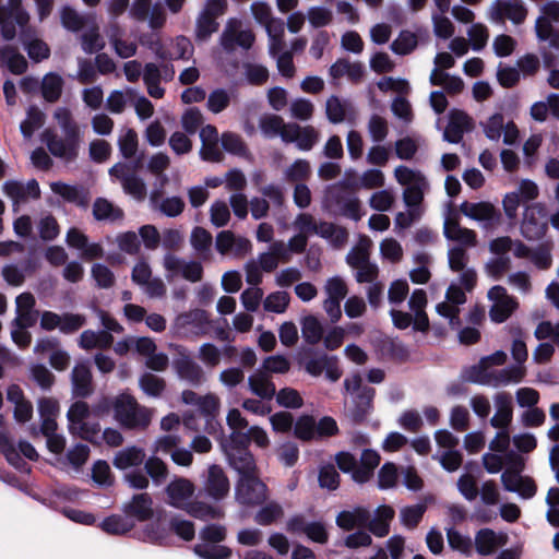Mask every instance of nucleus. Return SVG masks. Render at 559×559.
<instances>
[{
	"label": "nucleus",
	"mask_w": 559,
	"mask_h": 559,
	"mask_svg": "<svg viewBox=\"0 0 559 559\" xmlns=\"http://www.w3.org/2000/svg\"><path fill=\"white\" fill-rule=\"evenodd\" d=\"M510 441L508 429H499L489 442V450L506 455L510 464L501 474V483L504 490L516 492L522 498L530 499L535 496L537 487L531 477L521 474L524 468V462L516 453L509 451Z\"/></svg>",
	"instance_id": "obj_1"
},
{
	"label": "nucleus",
	"mask_w": 559,
	"mask_h": 559,
	"mask_svg": "<svg viewBox=\"0 0 559 559\" xmlns=\"http://www.w3.org/2000/svg\"><path fill=\"white\" fill-rule=\"evenodd\" d=\"M64 138H60L55 131L46 129L41 134V141L49 152L67 162L78 156L81 133L78 123L73 120L71 111L66 107H58L53 112Z\"/></svg>",
	"instance_id": "obj_2"
},
{
	"label": "nucleus",
	"mask_w": 559,
	"mask_h": 559,
	"mask_svg": "<svg viewBox=\"0 0 559 559\" xmlns=\"http://www.w3.org/2000/svg\"><path fill=\"white\" fill-rule=\"evenodd\" d=\"M396 182L404 188L402 199L406 207H420L430 183L425 174L416 168L399 165L393 170Z\"/></svg>",
	"instance_id": "obj_3"
},
{
	"label": "nucleus",
	"mask_w": 559,
	"mask_h": 559,
	"mask_svg": "<svg viewBox=\"0 0 559 559\" xmlns=\"http://www.w3.org/2000/svg\"><path fill=\"white\" fill-rule=\"evenodd\" d=\"M115 419L129 429L146 428L152 419V411L141 406L133 396L122 393L114 399Z\"/></svg>",
	"instance_id": "obj_4"
},
{
	"label": "nucleus",
	"mask_w": 559,
	"mask_h": 559,
	"mask_svg": "<svg viewBox=\"0 0 559 559\" xmlns=\"http://www.w3.org/2000/svg\"><path fill=\"white\" fill-rule=\"evenodd\" d=\"M324 202L326 209L333 214L345 216L355 222L364 215L360 200L346 191L341 185L332 186L326 190Z\"/></svg>",
	"instance_id": "obj_5"
},
{
	"label": "nucleus",
	"mask_w": 559,
	"mask_h": 559,
	"mask_svg": "<svg viewBox=\"0 0 559 559\" xmlns=\"http://www.w3.org/2000/svg\"><path fill=\"white\" fill-rule=\"evenodd\" d=\"M255 40V36L240 19L230 17L226 21L219 36V44L224 51L231 53L237 49L249 50Z\"/></svg>",
	"instance_id": "obj_6"
},
{
	"label": "nucleus",
	"mask_w": 559,
	"mask_h": 559,
	"mask_svg": "<svg viewBox=\"0 0 559 559\" xmlns=\"http://www.w3.org/2000/svg\"><path fill=\"white\" fill-rule=\"evenodd\" d=\"M526 374V368L524 365L514 364L510 367L503 368L490 372L488 379L477 370V368H471L465 372V380L473 383H479L490 386L508 385L511 383H519L523 380Z\"/></svg>",
	"instance_id": "obj_7"
},
{
	"label": "nucleus",
	"mask_w": 559,
	"mask_h": 559,
	"mask_svg": "<svg viewBox=\"0 0 559 559\" xmlns=\"http://www.w3.org/2000/svg\"><path fill=\"white\" fill-rule=\"evenodd\" d=\"M91 413L92 411L87 403L83 401L73 403L67 414L70 433L93 441L98 435L100 427L98 424H88L86 421Z\"/></svg>",
	"instance_id": "obj_8"
},
{
	"label": "nucleus",
	"mask_w": 559,
	"mask_h": 559,
	"mask_svg": "<svg viewBox=\"0 0 559 559\" xmlns=\"http://www.w3.org/2000/svg\"><path fill=\"white\" fill-rule=\"evenodd\" d=\"M129 17L138 23H146L151 29L162 28L166 23V11L160 2L133 0Z\"/></svg>",
	"instance_id": "obj_9"
},
{
	"label": "nucleus",
	"mask_w": 559,
	"mask_h": 559,
	"mask_svg": "<svg viewBox=\"0 0 559 559\" xmlns=\"http://www.w3.org/2000/svg\"><path fill=\"white\" fill-rule=\"evenodd\" d=\"M267 498L266 485L257 476H240L235 487V499L242 506H258Z\"/></svg>",
	"instance_id": "obj_10"
},
{
	"label": "nucleus",
	"mask_w": 559,
	"mask_h": 559,
	"mask_svg": "<svg viewBox=\"0 0 559 559\" xmlns=\"http://www.w3.org/2000/svg\"><path fill=\"white\" fill-rule=\"evenodd\" d=\"M487 298L491 301L489 318L495 323L507 321L519 307L516 298L501 285L492 286L487 293Z\"/></svg>",
	"instance_id": "obj_11"
},
{
	"label": "nucleus",
	"mask_w": 559,
	"mask_h": 559,
	"mask_svg": "<svg viewBox=\"0 0 559 559\" xmlns=\"http://www.w3.org/2000/svg\"><path fill=\"white\" fill-rule=\"evenodd\" d=\"M548 229L547 211L543 203H534L525 209L521 233L527 240H538Z\"/></svg>",
	"instance_id": "obj_12"
},
{
	"label": "nucleus",
	"mask_w": 559,
	"mask_h": 559,
	"mask_svg": "<svg viewBox=\"0 0 559 559\" xmlns=\"http://www.w3.org/2000/svg\"><path fill=\"white\" fill-rule=\"evenodd\" d=\"M174 328L176 333L183 337L205 335L209 332L210 320L206 311L193 309L177 316Z\"/></svg>",
	"instance_id": "obj_13"
},
{
	"label": "nucleus",
	"mask_w": 559,
	"mask_h": 559,
	"mask_svg": "<svg viewBox=\"0 0 559 559\" xmlns=\"http://www.w3.org/2000/svg\"><path fill=\"white\" fill-rule=\"evenodd\" d=\"M9 2L10 8L0 7V27L5 40L13 39L16 26L24 27L29 20L27 12L21 7V0H10Z\"/></svg>",
	"instance_id": "obj_14"
},
{
	"label": "nucleus",
	"mask_w": 559,
	"mask_h": 559,
	"mask_svg": "<svg viewBox=\"0 0 559 559\" xmlns=\"http://www.w3.org/2000/svg\"><path fill=\"white\" fill-rule=\"evenodd\" d=\"M527 16V9L522 0H496L489 8V20L493 23H504L510 20L521 24Z\"/></svg>",
	"instance_id": "obj_15"
},
{
	"label": "nucleus",
	"mask_w": 559,
	"mask_h": 559,
	"mask_svg": "<svg viewBox=\"0 0 559 559\" xmlns=\"http://www.w3.org/2000/svg\"><path fill=\"white\" fill-rule=\"evenodd\" d=\"M3 193L12 201L13 211L17 212L19 206L29 199L36 200L40 197L39 185L35 179L23 183L17 180H8L2 186Z\"/></svg>",
	"instance_id": "obj_16"
},
{
	"label": "nucleus",
	"mask_w": 559,
	"mask_h": 559,
	"mask_svg": "<svg viewBox=\"0 0 559 559\" xmlns=\"http://www.w3.org/2000/svg\"><path fill=\"white\" fill-rule=\"evenodd\" d=\"M465 301L466 296L462 288L455 284H451L445 294V301L438 304L436 310L441 317L449 320L452 328L456 329L461 324L459 319V306L465 304Z\"/></svg>",
	"instance_id": "obj_17"
},
{
	"label": "nucleus",
	"mask_w": 559,
	"mask_h": 559,
	"mask_svg": "<svg viewBox=\"0 0 559 559\" xmlns=\"http://www.w3.org/2000/svg\"><path fill=\"white\" fill-rule=\"evenodd\" d=\"M66 242L70 248L79 250L83 260L102 259L105 253L100 243L90 242L88 237L75 227L67 231Z\"/></svg>",
	"instance_id": "obj_18"
},
{
	"label": "nucleus",
	"mask_w": 559,
	"mask_h": 559,
	"mask_svg": "<svg viewBox=\"0 0 559 559\" xmlns=\"http://www.w3.org/2000/svg\"><path fill=\"white\" fill-rule=\"evenodd\" d=\"M320 134L312 126L301 127L289 122L283 134V142L295 143L300 151H310L319 141Z\"/></svg>",
	"instance_id": "obj_19"
},
{
	"label": "nucleus",
	"mask_w": 559,
	"mask_h": 559,
	"mask_svg": "<svg viewBox=\"0 0 559 559\" xmlns=\"http://www.w3.org/2000/svg\"><path fill=\"white\" fill-rule=\"evenodd\" d=\"M286 527L290 533L305 534L314 543L325 544L329 539V534L322 522H307L301 515L289 519Z\"/></svg>",
	"instance_id": "obj_20"
},
{
	"label": "nucleus",
	"mask_w": 559,
	"mask_h": 559,
	"mask_svg": "<svg viewBox=\"0 0 559 559\" xmlns=\"http://www.w3.org/2000/svg\"><path fill=\"white\" fill-rule=\"evenodd\" d=\"M174 368L179 379L193 386L206 382V373L202 366L188 355H181L174 361Z\"/></svg>",
	"instance_id": "obj_21"
},
{
	"label": "nucleus",
	"mask_w": 559,
	"mask_h": 559,
	"mask_svg": "<svg viewBox=\"0 0 559 559\" xmlns=\"http://www.w3.org/2000/svg\"><path fill=\"white\" fill-rule=\"evenodd\" d=\"M195 487L191 480L183 477H176L166 487L168 503L183 510L194 495Z\"/></svg>",
	"instance_id": "obj_22"
},
{
	"label": "nucleus",
	"mask_w": 559,
	"mask_h": 559,
	"mask_svg": "<svg viewBox=\"0 0 559 559\" xmlns=\"http://www.w3.org/2000/svg\"><path fill=\"white\" fill-rule=\"evenodd\" d=\"M229 488V480L223 468L215 464L211 465L203 483L205 493L214 500H222L228 495Z\"/></svg>",
	"instance_id": "obj_23"
},
{
	"label": "nucleus",
	"mask_w": 559,
	"mask_h": 559,
	"mask_svg": "<svg viewBox=\"0 0 559 559\" xmlns=\"http://www.w3.org/2000/svg\"><path fill=\"white\" fill-rule=\"evenodd\" d=\"M192 52L193 46L185 36H178L155 48V55L162 60L189 59Z\"/></svg>",
	"instance_id": "obj_24"
},
{
	"label": "nucleus",
	"mask_w": 559,
	"mask_h": 559,
	"mask_svg": "<svg viewBox=\"0 0 559 559\" xmlns=\"http://www.w3.org/2000/svg\"><path fill=\"white\" fill-rule=\"evenodd\" d=\"M460 210L465 216L483 223L485 227L492 226L500 221L499 211L489 202H463Z\"/></svg>",
	"instance_id": "obj_25"
},
{
	"label": "nucleus",
	"mask_w": 559,
	"mask_h": 559,
	"mask_svg": "<svg viewBox=\"0 0 559 559\" xmlns=\"http://www.w3.org/2000/svg\"><path fill=\"white\" fill-rule=\"evenodd\" d=\"M472 128V118L462 110L453 109L449 114V123L444 130L443 139L450 143H459L464 133Z\"/></svg>",
	"instance_id": "obj_26"
},
{
	"label": "nucleus",
	"mask_w": 559,
	"mask_h": 559,
	"mask_svg": "<svg viewBox=\"0 0 559 559\" xmlns=\"http://www.w3.org/2000/svg\"><path fill=\"white\" fill-rule=\"evenodd\" d=\"M496 407L495 415L490 418V425L497 429H508L513 419L512 396L507 392H499L493 396Z\"/></svg>",
	"instance_id": "obj_27"
},
{
	"label": "nucleus",
	"mask_w": 559,
	"mask_h": 559,
	"mask_svg": "<svg viewBox=\"0 0 559 559\" xmlns=\"http://www.w3.org/2000/svg\"><path fill=\"white\" fill-rule=\"evenodd\" d=\"M325 112L329 121L335 124L346 120H353L356 117L353 104L347 99L334 95L326 99Z\"/></svg>",
	"instance_id": "obj_28"
},
{
	"label": "nucleus",
	"mask_w": 559,
	"mask_h": 559,
	"mask_svg": "<svg viewBox=\"0 0 559 559\" xmlns=\"http://www.w3.org/2000/svg\"><path fill=\"white\" fill-rule=\"evenodd\" d=\"M444 237L456 241L462 246L473 248L477 245L476 233L472 229L462 227L456 219L448 217L443 224Z\"/></svg>",
	"instance_id": "obj_29"
},
{
	"label": "nucleus",
	"mask_w": 559,
	"mask_h": 559,
	"mask_svg": "<svg viewBox=\"0 0 559 559\" xmlns=\"http://www.w3.org/2000/svg\"><path fill=\"white\" fill-rule=\"evenodd\" d=\"M248 386L253 394L263 400H271L276 394V388L271 376L261 368L248 377Z\"/></svg>",
	"instance_id": "obj_30"
},
{
	"label": "nucleus",
	"mask_w": 559,
	"mask_h": 559,
	"mask_svg": "<svg viewBox=\"0 0 559 559\" xmlns=\"http://www.w3.org/2000/svg\"><path fill=\"white\" fill-rule=\"evenodd\" d=\"M72 391L78 397H86L93 392L92 372L87 364H78L72 370Z\"/></svg>",
	"instance_id": "obj_31"
},
{
	"label": "nucleus",
	"mask_w": 559,
	"mask_h": 559,
	"mask_svg": "<svg viewBox=\"0 0 559 559\" xmlns=\"http://www.w3.org/2000/svg\"><path fill=\"white\" fill-rule=\"evenodd\" d=\"M153 501L148 493H138L127 502L123 511L127 515L135 518L138 521H146L153 515Z\"/></svg>",
	"instance_id": "obj_32"
},
{
	"label": "nucleus",
	"mask_w": 559,
	"mask_h": 559,
	"mask_svg": "<svg viewBox=\"0 0 559 559\" xmlns=\"http://www.w3.org/2000/svg\"><path fill=\"white\" fill-rule=\"evenodd\" d=\"M229 464L236 469L240 476L255 474V462L253 455L245 447H238L233 449L228 453Z\"/></svg>",
	"instance_id": "obj_33"
},
{
	"label": "nucleus",
	"mask_w": 559,
	"mask_h": 559,
	"mask_svg": "<svg viewBox=\"0 0 559 559\" xmlns=\"http://www.w3.org/2000/svg\"><path fill=\"white\" fill-rule=\"evenodd\" d=\"M37 408L41 419L40 430L51 431L57 429L56 419L60 412L58 401L52 397H41L37 402Z\"/></svg>",
	"instance_id": "obj_34"
},
{
	"label": "nucleus",
	"mask_w": 559,
	"mask_h": 559,
	"mask_svg": "<svg viewBox=\"0 0 559 559\" xmlns=\"http://www.w3.org/2000/svg\"><path fill=\"white\" fill-rule=\"evenodd\" d=\"M370 511L364 507H357L350 511H342L336 516V524L345 531L355 527H364L369 522Z\"/></svg>",
	"instance_id": "obj_35"
},
{
	"label": "nucleus",
	"mask_w": 559,
	"mask_h": 559,
	"mask_svg": "<svg viewBox=\"0 0 559 559\" xmlns=\"http://www.w3.org/2000/svg\"><path fill=\"white\" fill-rule=\"evenodd\" d=\"M426 305L427 296L425 290L415 289L408 300V306L415 313L414 328L421 332L427 331L429 328V320L424 310Z\"/></svg>",
	"instance_id": "obj_36"
},
{
	"label": "nucleus",
	"mask_w": 559,
	"mask_h": 559,
	"mask_svg": "<svg viewBox=\"0 0 559 559\" xmlns=\"http://www.w3.org/2000/svg\"><path fill=\"white\" fill-rule=\"evenodd\" d=\"M506 544V535L497 534L490 528H483L475 536V546L478 554L487 556L497 547Z\"/></svg>",
	"instance_id": "obj_37"
},
{
	"label": "nucleus",
	"mask_w": 559,
	"mask_h": 559,
	"mask_svg": "<svg viewBox=\"0 0 559 559\" xmlns=\"http://www.w3.org/2000/svg\"><path fill=\"white\" fill-rule=\"evenodd\" d=\"M394 518V510L389 506H380L373 519L369 518L367 527L377 537H384L390 532V522Z\"/></svg>",
	"instance_id": "obj_38"
},
{
	"label": "nucleus",
	"mask_w": 559,
	"mask_h": 559,
	"mask_svg": "<svg viewBox=\"0 0 559 559\" xmlns=\"http://www.w3.org/2000/svg\"><path fill=\"white\" fill-rule=\"evenodd\" d=\"M163 81L160 68L153 62L144 66L143 82L146 86L147 94L156 99H160L165 95V88L160 85Z\"/></svg>",
	"instance_id": "obj_39"
},
{
	"label": "nucleus",
	"mask_w": 559,
	"mask_h": 559,
	"mask_svg": "<svg viewBox=\"0 0 559 559\" xmlns=\"http://www.w3.org/2000/svg\"><path fill=\"white\" fill-rule=\"evenodd\" d=\"M429 82L435 86H442L450 95H457L464 90V81L456 75H451L439 69H433L429 75Z\"/></svg>",
	"instance_id": "obj_40"
},
{
	"label": "nucleus",
	"mask_w": 559,
	"mask_h": 559,
	"mask_svg": "<svg viewBox=\"0 0 559 559\" xmlns=\"http://www.w3.org/2000/svg\"><path fill=\"white\" fill-rule=\"evenodd\" d=\"M0 67L8 68L13 74H22L27 69V61L16 48L5 46L0 49Z\"/></svg>",
	"instance_id": "obj_41"
},
{
	"label": "nucleus",
	"mask_w": 559,
	"mask_h": 559,
	"mask_svg": "<svg viewBox=\"0 0 559 559\" xmlns=\"http://www.w3.org/2000/svg\"><path fill=\"white\" fill-rule=\"evenodd\" d=\"M330 75L333 79L347 76L352 82H358L364 75V68L359 62H350L346 59H338L331 66Z\"/></svg>",
	"instance_id": "obj_42"
},
{
	"label": "nucleus",
	"mask_w": 559,
	"mask_h": 559,
	"mask_svg": "<svg viewBox=\"0 0 559 559\" xmlns=\"http://www.w3.org/2000/svg\"><path fill=\"white\" fill-rule=\"evenodd\" d=\"M109 41L115 52L122 59L133 57L138 51V46L134 41L126 40L120 36V29L117 24H112L107 32Z\"/></svg>",
	"instance_id": "obj_43"
},
{
	"label": "nucleus",
	"mask_w": 559,
	"mask_h": 559,
	"mask_svg": "<svg viewBox=\"0 0 559 559\" xmlns=\"http://www.w3.org/2000/svg\"><path fill=\"white\" fill-rule=\"evenodd\" d=\"M150 202L153 209H158L164 215L168 217H176L180 215L185 209V202L181 198L171 197L159 201L158 192H153L151 194Z\"/></svg>",
	"instance_id": "obj_44"
},
{
	"label": "nucleus",
	"mask_w": 559,
	"mask_h": 559,
	"mask_svg": "<svg viewBox=\"0 0 559 559\" xmlns=\"http://www.w3.org/2000/svg\"><path fill=\"white\" fill-rule=\"evenodd\" d=\"M374 396V389L364 386L359 393L353 395L354 407L350 411L355 420H362L371 409V403Z\"/></svg>",
	"instance_id": "obj_45"
},
{
	"label": "nucleus",
	"mask_w": 559,
	"mask_h": 559,
	"mask_svg": "<svg viewBox=\"0 0 559 559\" xmlns=\"http://www.w3.org/2000/svg\"><path fill=\"white\" fill-rule=\"evenodd\" d=\"M112 342L114 337L108 332L85 330L80 335L79 345L84 349L108 348Z\"/></svg>",
	"instance_id": "obj_46"
},
{
	"label": "nucleus",
	"mask_w": 559,
	"mask_h": 559,
	"mask_svg": "<svg viewBox=\"0 0 559 559\" xmlns=\"http://www.w3.org/2000/svg\"><path fill=\"white\" fill-rule=\"evenodd\" d=\"M145 453L136 447H129L119 451L114 459V465L119 469L138 466L143 463Z\"/></svg>",
	"instance_id": "obj_47"
},
{
	"label": "nucleus",
	"mask_w": 559,
	"mask_h": 559,
	"mask_svg": "<svg viewBox=\"0 0 559 559\" xmlns=\"http://www.w3.org/2000/svg\"><path fill=\"white\" fill-rule=\"evenodd\" d=\"M318 236L326 239L334 247L344 246L348 239V233L344 227L330 222H320Z\"/></svg>",
	"instance_id": "obj_48"
},
{
	"label": "nucleus",
	"mask_w": 559,
	"mask_h": 559,
	"mask_svg": "<svg viewBox=\"0 0 559 559\" xmlns=\"http://www.w3.org/2000/svg\"><path fill=\"white\" fill-rule=\"evenodd\" d=\"M63 80L62 78L53 72L47 73L41 80V94L45 100L49 103L57 102L62 93Z\"/></svg>",
	"instance_id": "obj_49"
},
{
	"label": "nucleus",
	"mask_w": 559,
	"mask_h": 559,
	"mask_svg": "<svg viewBox=\"0 0 559 559\" xmlns=\"http://www.w3.org/2000/svg\"><path fill=\"white\" fill-rule=\"evenodd\" d=\"M93 215L97 221L115 222L123 217V212L108 200L98 198L93 204Z\"/></svg>",
	"instance_id": "obj_50"
},
{
	"label": "nucleus",
	"mask_w": 559,
	"mask_h": 559,
	"mask_svg": "<svg viewBox=\"0 0 559 559\" xmlns=\"http://www.w3.org/2000/svg\"><path fill=\"white\" fill-rule=\"evenodd\" d=\"M190 242L198 257L201 259H207L210 257L213 239L212 235L206 229L202 227L193 228Z\"/></svg>",
	"instance_id": "obj_51"
},
{
	"label": "nucleus",
	"mask_w": 559,
	"mask_h": 559,
	"mask_svg": "<svg viewBox=\"0 0 559 559\" xmlns=\"http://www.w3.org/2000/svg\"><path fill=\"white\" fill-rule=\"evenodd\" d=\"M183 510L191 516L202 521L221 519L224 515L219 508L212 507L202 501H191Z\"/></svg>",
	"instance_id": "obj_52"
},
{
	"label": "nucleus",
	"mask_w": 559,
	"mask_h": 559,
	"mask_svg": "<svg viewBox=\"0 0 559 559\" xmlns=\"http://www.w3.org/2000/svg\"><path fill=\"white\" fill-rule=\"evenodd\" d=\"M418 45V38L411 31H402L399 36L391 43V50L400 56H406L413 52Z\"/></svg>",
	"instance_id": "obj_53"
},
{
	"label": "nucleus",
	"mask_w": 559,
	"mask_h": 559,
	"mask_svg": "<svg viewBox=\"0 0 559 559\" xmlns=\"http://www.w3.org/2000/svg\"><path fill=\"white\" fill-rule=\"evenodd\" d=\"M44 124V114L37 107H29L26 118L21 122L20 130L25 139H31L36 130Z\"/></svg>",
	"instance_id": "obj_54"
},
{
	"label": "nucleus",
	"mask_w": 559,
	"mask_h": 559,
	"mask_svg": "<svg viewBox=\"0 0 559 559\" xmlns=\"http://www.w3.org/2000/svg\"><path fill=\"white\" fill-rule=\"evenodd\" d=\"M259 126L266 138L281 136L283 140V134L287 123H285L283 118L277 115H266L260 119Z\"/></svg>",
	"instance_id": "obj_55"
},
{
	"label": "nucleus",
	"mask_w": 559,
	"mask_h": 559,
	"mask_svg": "<svg viewBox=\"0 0 559 559\" xmlns=\"http://www.w3.org/2000/svg\"><path fill=\"white\" fill-rule=\"evenodd\" d=\"M543 41L548 44V50H542L543 63L546 69L549 71L551 69H557L558 58H559V32L557 31L549 37L545 38Z\"/></svg>",
	"instance_id": "obj_56"
},
{
	"label": "nucleus",
	"mask_w": 559,
	"mask_h": 559,
	"mask_svg": "<svg viewBox=\"0 0 559 559\" xmlns=\"http://www.w3.org/2000/svg\"><path fill=\"white\" fill-rule=\"evenodd\" d=\"M144 467L155 485L159 486L165 483L168 476V468L159 457L155 455L148 457L145 461Z\"/></svg>",
	"instance_id": "obj_57"
},
{
	"label": "nucleus",
	"mask_w": 559,
	"mask_h": 559,
	"mask_svg": "<svg viewBox=\"0 0 559 559\" xmlns=\"http://www.w3.org/2000/svg\"><path fill=\"white\" fill-rule=\"evenodd\" d=\"M511 267L509 255L493 257L485 264V273L493 281H499Z\"/></svg>",
	"instance_id": "obj_58"
},
{
	"label": "nucleus",
	"mask_w": 559,
	"mask_h": 559,
	"mask_svg": "<svg viewBox=\"0 0 559 559\" xmlns=\"http://www.w3.org/2000/svg\"><path fill=\"white\" fill-rule=\"evenodd\" d=\"M231 92L225 88L212 91L207 97V109L213 114H219L225 110L231 102Z\"/></svg>",
	"instance_id": "obj_59"
},
{
	"label": "nucleus",
	"mask_w": 559,
	"mask_h": 559,
	"mask_svg": "<svg viewBox=\"0 0 559 559\" xmlns=\"http://www.w3.org/2000/svg\"><path fill=\"white\" fill-rule=\"evenodd\" d=\"M301 333L307 343L317 344L323 336V328L317 318L309 316L302 320Z\"/></svg>",
	"instance_id": "obj_60"
},
{
	"label": "nucleus",
	"mask_w": 559,
	"mask_h": 559,
	"mask_svg": "<svg viewBox=\"0 0 559 559\" xmlns=\"http://www.w3.org/2000/svg\"><path fill=\"white\" fill-rule=\"evenodd\" d=\"M139 384L142 391L152 397L160 396L166 386L164 379L150 372L141 376Z\"/></svg>",
	"instance_id": "obj_61"
},
{
	"label": "nucleus",
	"mask_w": 559,
	"mask_h": 559,
	"mask_svg": "<svg viewBox=\"0 0 559 559\" xmlns=\"http://www.w3.org/2000/svg\"><path fill=\"white\" fill-rule=\"evenodd\" d=\"M138 133L133 129L121 131L118 138V146L124 158H131L138 151Z\"/></svg>",
	"instance_id": "obj_62"
},
{
	"label": "nucleus",
	"mask_w": 559,
	"mask_h": 559,
	"mask_svg": "<svg viewBox=\"0 0 559 559\" xmlns=\"http://www.w3.org/2000/svg\"><path fill=\"white\" fill-rule=\"evenodd\" d=\"M194 552L202 559H228L231 551L229 548L213 544H198Z\"/></svg>",
	"instance_id": "obj_63"
},
{
	"label": "nucleus",
	"mask_w": 559,
	"mask_h": 559,
	"mask_svg": "<svg viewBox=\"0 0 559 559\" xmlns=\"http://www.w3.org/2000/svg\"><path fill=\"white\" fill-rule=\"evenodd\" d=\"M546 504L548 506L546 512L548 523L555 527H559V487H551L548 490Z\"/></svg>",
	"instance_id": "obj_64"
}]
</instances>
